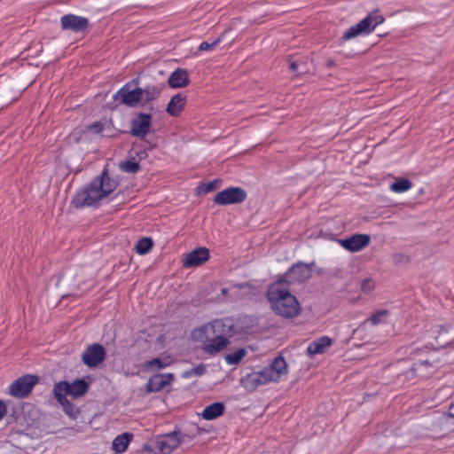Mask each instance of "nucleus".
Listing matches in <instances>:
<instances>
[{
    "label": "nucleus",
    "instance_id": "nucleus-1",
    "mask_svg": "<svg viewBox=\"0 0 454 454\" xmlns=\"http://www.w3.org/2000/svg\"><path fill=\"white\" fill-rule=\"evenodd\" d=\"M117 186L118 182L111 178L108 170L105 168L99 176L76 192L72 203L77 208L93 206L108 196Z\"/></svg>",
    "mask_w": 454,
    "mask_h": 454
},
{
    "label": "nucleus",
    "instance_id": "nucleus-2",
    "mask_svg": "<svg viewBox=\"0 0 454 454\" xmlns=\"http://www.w3.org/2000/svg\"><path fill=\"white\" fill-rule=\"evenodd\" d=\"M286 279H279L271 284L267 296L274 312L285 318H292L299 315L301 308L295 296L285 286Z\"/></svg>",
    "mask_w": 454,
    "mask_h": 454
},
{
    "label": "nucleus",
    "instance_id": "nucleus-3",
    "mask_svg": "<svg viewBox=\"0 0 454 454\" xmlns=\"http://www.w3.org/2000/svg\"><path fill=\"white\" fill-rule=\"evenodd\" d=\"M384 17L378 11L372 12L355 26L350 27L342 35V40L348 41L360 35L370 34L378 25L383 23Z\"/></svg>",
    "mask_w": 454,
    "mask_h": 454
},
{
    "label": "nucleus",
    "instance_id": "nucleus-4",
    "mask_svg": "<svg viewBox=\"0 0 454 454\" xmlns=\"http://www.w3.org/2000/svg\"><path fill=\"white\" fill-rule=\"evenodd\" d=\"M90 385L83 379H77L72 383H68L66 380L59 381L54 385L53 394L54 395L71 396L73 398H79L83 396L89 390Z\"/></svg>",
    "mask_w": 454,
    "mask_h": 454
},
{
    "label": "nucleus",
    "instance_id": "nucleus-5",
    "mask_svg": "<svg viewBox=\"0 0 454 454\" xmlns=\"http://www.w3.org/2000/svg\"><path fill=\"white\" fill-rule=\"evenodd\" d=\"M39 377L34 374H26L18 378L9 387V394L17 398H26L38 383Z\"/></svg>",
    "mask_w": 454,
    "mask_h": 454
},
{
    "label": "nucleus",
    "instance_id": "nucleus-6",
    "mask_svg": "<svg viewBox=\"0 0 454 454\" xmlns=\"http://www.w3.org/2000/svg\"><path fill=\"white\" fill-rule=\"evenodd\" d=\"M247 197V194L244 189L240 187H229L218 192L214 198V202L221 206L239 204L245 201Z\"/></svg>",
    "mask_w": 454,
    "mask_h": 454
},
{
    "label": "nucleus",
    "instance_id": "nucleus-7",
    "mask_svg": "<svg viewBox=\"0 0 454 454\" xmlns=\"http://www.w3.org/2000/svg\"><path fill=\"white\" fill-rule=\"evenodd\" d=\"M114 99L129 107H136L142 105V88L129 89V84L121 87L114 95Z\"/></svg>",
    "mask_w": 454,
    "mask_h": 454
},
{
    "label": "nucleus",
    "instance_id": "nucleus-8",
    "mask_svg": "<svg viewBox=\"0 0 454 454\" xmlns=\"http://www.w3.org/2000/svg\"><path fill=\"white\" fill-rule=\"evenodd\" d=\"M106 349L98 343L89 345L82 355V361L88 367H97L106 359Z\"/></svg>",
    "mask_w": 454,
    "mask_h": 454
},
{
    "label": "nucleus",
    "instance_id": "nucleus-9",
    "mask_svg": "<svg viewBox=\"0 0 454 454\" xmlns=\"http://www.w3.org/2000/svg\"><path fill=\"white\" fill-rule=\"evenodd\" d=\"M312 264L298 262L294 264L286 275L282 276L286 279L285 286L290 282H303L311 277Z\"/></svg>",
    "mask_w": 454,
    "mask_h": 454
},
{
    "label": "nucleus",
    "instance_id": "nucleus-10",
    "mask_svg": "<svg viewBox=\"0 0 454 454\" xmlns=\"http://www.w3.org/2000/svg\"><path fill=\"white\" fill-rule=\"evenodd\" d=\"M152 116L149 114L140 113L131 121L130 134L140 139H145L151 127Z\"/></svg>",
    "mask_w": 454,
    "mask_h": 454
},
{
    "label": "nucleus",
    "instance_id": "nucleus-11",
    "mask_svg": "<svg viewBox=\"0 0 454 454\" xmlns=\"http://www.w3.org/2000/svg\"><path fill=\"white\" fill-rule=\"evenodd\" d=\"M89 20L85 17L74 14H66L61 17L60 24L63 30H70L74 33L84 32L89 26Z\"/></svg>",
    "mask_w": 454,
    "mask_h": 454
},
{
    "label": "nucleus",
    "instance_id": "nucleus-12",
    "mask_svg": "<svg viewBox=\"0 0 454 454\" xmlns=\"http://www.w3.org/2000/svg\"><path fill=\"white\" fill-rule=\"evenodd\" d=\"M268 382H270V380L266 377V373L263 369L260 372L248 373L240 380L241 386L248 392H253L259 386L265 385Z\"/></svg>",
    "mask_w": 454,
    "mask_h": 454
},
{
    "label": "nucleus",
    "instance_id": "nucleus-13",
    "mask_svg": "<svg viewBox=\"0 0 454 454\" xmlns=\"http://www.w3.org/2000/svg\"><path fill=\"white\" fill-rule=\"evenodd\" d=\"M178 447L176 431L171 434L161 435L157 438L154 446V454H170Z\"/></svg>",
    "mask_w": 454,
    "mask_h": 454
},
{
    "label": "nucleus",
    "instance_id": "nucleus-14",
    "mask_svg": "<svg viewBox=\"0 0 454 454\" xmlns=\"http://www.w3.org/2000/svg\"><path fill=\"white\" fill-rule=\"evenodd\" d=\"M211 327L215 334L224 336L227 339L237 333L234 319L231 317L215 319L211 323Z\"/></svg>",
    "mask_w": 454,
    "mask_h": 454
},
{
    "label": "nucleus",
    "instance_id": "nucleus-15",
    "mask_svg": "<svg viewBox=\"0 0 454 454\" xmlns=\"http://www.w3.org/2000/svg\"><path fill=\"white\" fill-rule=\"evenodd\" d=\"M370 236L367 234H354L348 239H340V245L350 252H357L366 247L370 243Z\"/></svg>",
    "mask_w": 454,
    "mask_h": 454
},
{
    "label": "nucleus",
    "instance_id": "nucleus-16",
    "mask_svg": "<svg viewBox=\"0 0 454 454\" xmlns=\"http://www.w3.org/2000/svg\"><path fill=\"white\" fill-rule=\"evenodd\" d=\"M266 373V377L270 381H277L279 380L281 375L287 373V364L286 360L281 356H277L270 366L263 369Z\"/></svg>",
    "mask_w": 454,
    "mask_h": 454
},
{
    "label": "nucleus",
    "instance_id": "nucleus-17",
    "mask_svg": "<svg viewBox=\"0 0 454 454\" xmlns=\"http://www.w3.org/2000/svg\"><path fill=\"white\" fill-rule=\"evenodd\" d=\"M175 377L172 373H158L154 374L148 380L146 384V391L148 393L159 392L166 386L170 385Z\"/></svg>",
    "mask_w": 454,
    "mask_h": 454
},
{
    "label": "nucleus",
    "instance_id": "nucleus-18",
    "mask_svg": "<svg viewBox=\"0 0 454 454\" xmlns=\"http://www.w3.org/2000/svg\"><path fill=\"white\" fill-rule=\"evenodd\" d=\"M209 259V250L206 247H199L186 254L184 259V266L186 268L200 266Z\"/></svg>",
    "mask_w": 454,
    "mask_h": 454
},
{
    "label": "nucleus",
    "instance_id": "nucleus-19",
    "mask_svg": "<svg viewBox=\"0 0 454 454\" xmlns=\"http://www.w3.org/2000/svg\"><path fill=\"white\" fill-rule=\"evenodd\" d=\"M168 83L171 88H184L190 83L189 74L185 69L177 68L171 73L168 79Z\"/></svg>",
    "mask_w": 454,
    "mask_h": 454
},
{
    "label": "nucleus",
    "instance_id": "nucleus-20",
    "mask_svg": "<svg viewBox=\"0 0 454 454\" xmlns=\"http://www.w3.org/2000/svg\"><path fill=\"white\" fill-rule=\"evenodd\" d=\"M186 103V97L181 93L175 95L168 104L167 113L171 116H178Z\"/></svg>",
    "mask_w": 454,
    "mask_h": 454
},
{
    "label": "nucleus",
    "instance_id": "nucleus-21",
    "mask_svg": "<svg viewBox=\"0 0 454 454\" xmlns=\"http://www.w3.org/2000/svg\"><path fill=\"white\" fill-rule=\"evenodd\" d=\"M230 343L224 336L217 335L209 343L205 345L204 351L210 355H215L223 350Z\"/></svg>",
    "mask_w": 454,
    "mask_h": 454
},
{
    "label": "nucleus",
    "instance_id": "nucleus-22",
    "mask_svg": "<svg viewBox=\"0 0 454 454\" xmlns=\"http://www.w3.org/2000/svg\"><path fill=\"white\" fill-rule=\"evenodd\" d=\"M331 344L332 340L327 336H323L309 344L308 347V354L309 356L323 354Z\"/></svg>",
    "mask_w": 454,
    "mask_h": 454
},
{
    "label": "nucleus",
    "instance_id": "nucleus-23",
    "mask_svg": "<svg viewBox=\"0 0 454 454\" xmlns=\"http://www.w3.org/2000/svg\"><path fill=\"white\" fill-rule=\"evenodd\" d=\"M173 364V359L170 356L155 357L146 361L144 367L146 371L154 372L163 369Z\"/></svg>",
    "mask_w": 454,
    "mask_h": 454
},
{
    "label": "nucleus",
    "instance_id": "nucleus-24",
    "mask_svg": "<svg viewBox=\"0 0 454 454\" xmlns=\"http://www.w3.org/2000/svg\"><path fill=\"white\" fill-rule=\"evenodd\" d=\"M132 438H133V434L130 433H128V432L117 435L114 439L113 443H112L113 450L116 453H120V454L123 453L127 450Z\"/></svg>",
    "mask_w": 454,
    "mask_h": 454
},
{
    "label": "nucleus",
    "instance_id": "nucleus-25",
    "mask_svg": "<svg viewBox=\"0 0 454 454\" xmlns=\"http://www.w3.org/2000/svg\"><path fill=\"white\" fill-rule=\"evenodd\" d=\"M224 409L225 407L223 403L216 402L211 403L204 409L202 417L207 420L215 419L223 414Z\"/></svg>",
    "mask_w": 454,
    "mask_h": 454
},
{
    "label": "nucleus",
    "instance_id": "nucleus-26",
    "mask_svg": "<svg viewBox=\"0 0 454 454\" xmlns=\"http://www.w3.org/2000/svg\"><path fill=\"white\" fill-rule=\"evenodd\" d=\"M162 87L155 85H148L142 88V106L160 97Z\"/></svg>",
    "mask_w": 454,
    "mask_h": 454
},
{
    "label": "nucleus",
    "instance_id": "nucleus-27",
    "mask_svg": "<svg viewBox=\"0 0 454 454\" xmlns=\"http://www.w3.org/2000/svg\"><path fill=\"white\" fill-rule=\"evenodd\" d=\"M200 432V429L197 426H192L187 432L176 431V440L178 441V446L182 444H189L195 436Z\"/></svg>",
    "mask_w": 454,
    "mask_h": 454
},
{
    "label": "nucleus",
    "instance_id": "nucleus-28",
    "mask_svg": "<svg viewBox=\"0 0 454 454\" xmlns=\"http://www.w3.org/2000/svg\"><path fill=\"white\" fill-rule=\"evenodd\" d=\"M450 336L449 335L447 328L442 326L438 332V334L434 337V343L431 345L434 348H443L448 346L450 342Z\"/></svg>",
    "mask_w": 454,
    "mask_h": 454
},
{
    "label": "nucleus",
    "instance_id": "nucleus-29",
    "mask_svg": "<svg viewBox=\"0 0 454 454\" xmlns=\"http://www.w3.org/2000/svg\"><path fill=\"white\" fill-rule=\"evenodd\" d=\"M59 404L62 406L64 411L72 419H75L79 413L78 409L67 398V396L54 395Z\"/></svg>",
    "mask_w": 454,
    "mask_h": 454
},
{
    "label": "nucleus",
    "instance_id": "nucleus-30",
    "mask_svg": "<svg viewBox=\"0 0 454 454\" xmlns=\"http://www.w3.org/2000/svg\"><path fill=\"white\" fill-rule=\"evenodd\" d=\"M119 167L120 169L126 173L135 174L140 170V165L133 156L125 161L120 162Z\"/></svg>",
    "mask_w": 454,
    "mask_h": 454
},
{
    "label": "nucleus",
    "instance_id": "nucleus-31",
    "mask_svg": "<svg viewBox=\"0 0 454 454\" xmlns=\"http://www.w3.org/2000/svg\"><path fill=\"white\" fill-rule=\"evenodd\" d=\"M153 247V242L151 238H142L139 239L135 247V250L139 254H147Z\"/></svg>",
    "mask_w": 454,
    "mask_h": 454
},
{
    "label": "nucleus",
    "instance_id": "nucleus-32",
    "mask_svg": "<svg viewBox=\"0 0 454 454\" xmlns=\"http://www.w3.org/2000/svg\"><path fill=\"white\" fill-rule=\"evenodd\" d=\"M411 187V182L406 178L396 179L390 185V189L395 192H403L408 191Z\"/></svg>",
    "mask_w": 454,
    "mask_h": 454
},
{
    "label": "nucleus",
    "instance_id": "nucleus-33",
    "mask_svg": "<svg viewBox=\"0 0 454 454\" xmlns=\"http://www.w3.org/2000/svg\"><path fill=\"white\" fill-rule=\"evenodd\" d=\"M246 354L247 351L245 348H239L231 353L227 354L225 356V361L231 365L237 364L242 360Z\"/></svg>",
    "mask_w": 454,
    "mask_h": 454
},
{
    "label": "nucleus",
    "instance_id": "nucleus-34",
    "mask_svg": "<svg viewBox=\"0 0 454 454\" xmlns=\"http://www.w3.org/2000/svg\"><path fill=\"white\" fill-rule=\"evenodd\" d=\"M388 310L380 309L372 313L363 324L371 323L372 325H377L381 323V317H387Z\"/></svg>",
    "mask_w": 454,
    "mask_h": 454
},
{
    "label": "nucleus",
    "instance_id": "nucleus-35",
    "mask_svg": "<svg viewBox=\"0 0 454 454\" xmlns=\"http://www.w3.org/2000/svg\"><path fill=\"white\" fill-rule=\"evenodd\" d=\"M206 372V366L203 364H200L196 367H193L190 370H187L183 372L182 377L184 379H189L192 376H201Z\"/></svg>",
    "mask_w": 454,
    "mask_h": 454
},
{
    "label": "nucleus",
    "instance_id": "nucleus-36",
    "mask_svg": "<svg viewBox=\"0 0 454 454\" xmlns=\"http://www.w3.org/2000/svg\"><path fill=\"white\" fill-rule=\"evenodd\" d=\"M104 129V125L101 121H95L86 127V129L91 133L98 134Z\"/></svg>",
    "mask_w": 454,
    "mask_h": 454
},
{
    "label": "nucleus",
    "instance_id": "nucleus-37",
    "mask_svg": "<svg viewBox=\"0 0 454 454\" xmlns=\"http://www.w3.org/2000/svg\"><path fill=\"white\" fill-rule=\"evenodd\" d=\"M374 282L371 278H365L362 281V291L368 294L374 289Z\"/></svg>",
    "mask_w": 454,
    "mask_h": 454
},
{
    "label": "nucleus",
    "instance_id": "nucleus-38",
    "mask_svg": "<svg viewBox=\"0 0 454 454\" xmlns=\"http://www.w3.org/2000/svg\"><path fill=\"white\" fill-rule=\"evenodd\" d=\"M220 43V38L215 39L212 43L203 42L199 47V51H211Z\"/></svg>",
    "mask_w": 454,
    "mask_h": 454
},
{
    "label": "nucleus",
    "instance_id": "nucleus-39",
    "mask_svg": "<svg viewBox=\"0 0 454 454\" xmlns=\"http://www.w3.org/2000/svg\"><path fill=\"white\" fill-rule=\"evenodd\" d=\"M393 261H394L395 264L399 265V264H404V263L409 262L410 259H409V256H407L403 254L396 253V254H393Z\"/></svg>",
    "mask_w": 454,
    "mask_h": 454
},
{
    "label": "nucleus",
    "instance_id": "nucleus-40",
    "mask_svg": "<svg viewBox=\"0 0 454 454\" xmlns=\"http://www.w3.org/2000/svg\"><path fill=\"white\" fill-rule=\"evenodd\" d=\"M218 183H219L218 180H214L212 182L206 184L204 191L206 192H208L215 190L218 187Z\"/></svg>",
    "mask_w": 454,
    "mask_h": 454
},
{
    "label": "nucleus",
    "instance_id": "nucleus-41",
    "mask_svg": "<svg viewBox=\"0 0 454 454\" xmlns=\"http://www.w3.org/2000/svg\"><path fill=\"white\" fill-rule=\"evenodd\" d=\"M289 62V68L291 71L297 73L299 74L300 69H299V62L296 60H292L291 59H288Z\"/></svg>",
    "mask_w": 454,
    "mask_h": 454
},
{
    "label": "nucleus",
    "instance_id": "nucleus-42",
    "mask_svg": "<svg viewBox=\"0 0 454 454\" xmlns=\"http://www.w3.org/2000/svg\"><path fill=\"white\" fill-rule=\"evenodd\" d=\"M7 413V405L6 403L0 400V420L5 416Z\"/></svg>",
    "mask_w": 454,
    "mask_h": 454
},
{
    "label": "nucleus",
    "instance_id": "nucleus-43",
    "mask_svg": "<svg viewBox=\"0 0 454 454\" xmlns=\"http://www.w3.org/2000/svg\"><path fill=\"white\" fill-rule=\"evenodd\" d=\"M299 69H300L299 74H306L309 72V68L306 67V64L303 62L301 64H300Z\"/></svg>",
    "mask_w": 454,
    "mask_h": 454
},
{
    "label": "nucleus",
    "instance_id": "nucleus-44",
    "mask_svg": "<svg viewBox=\"0 0 454 454\" xmlns=\"http://www.w3.org/2000/svg\"><path fill=\"white\" fill-rule=\"evenodd\" d=\"M448 414L450 417L454 418V404L450 405Z\"/></svg>",
    "mask_w": 454,
    "mask_h": 454
},
{
    "label": "nucleus",
    "instance_id": "nucleus-45",
    "mask_svg": "<svg viewBox=\"0 0 454 454\" xmlns=\"http://www.w3.org/2000/svg\"><path fill=\"white\" fill-rule=\"evenodd\" d=\"M333 65H334L333 60H328V62H327L328 67H333Z\"/></svg>",
    "mask_w": 454,
    "mask_h": 454
},
{
    "label": "nucleus",
    "instance_id": "nucleus-46",
    "mask_svg": "<svg viewBox=\"0 0 454 454\" xmlns=\"http://www.w3.org/2000/svg\"><path fill=\"white\" fill-rule=\"evenodd\" d=\"M227 292H228L227 288H223V289L221 290V293H222L223 295H225V294H227Z\"/></svg>",
    "mask_w": 454,
    "mask_h": 454
},
{
    "label": "nucleus",
    "instance_id": "nucleus-47",
    "mask_svg": "<svg viewBox=\"0 0 454 454\" xmlns=\"http://www.w3.org/2000/svg\"><path fill=\"white\" fill-rule=\"evenodd\" d=\"M73 137H74V141H75L76 143H78V142H79V140H80V137H74V134L73 135Z\"/></svg>",
    "mask_w": 454,
    "mask_h": 454
}]
</instances>
